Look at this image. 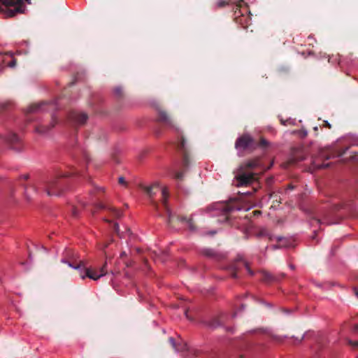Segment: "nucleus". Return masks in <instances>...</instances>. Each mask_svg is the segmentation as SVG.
Wrapping results in <instances>:
<instances>
[{
    "label": "nucleus",
    "mask_w": 358,
    "mask_h": 358,
    "mask_svg": "<svg viewBox=\"0 0 358 358\" xmlns=\"http://www.w3.org/2000/svg\"><path fill=\"white\" fill-rule=\"evenodd\" d=\"M264 158H252L241 163L234 171V178L233 185L236 187H259V177L270 169L273 165V160L268 162L264 161Z\"/></svg>",
    "instance_id": "1"
},
{
    "label": "nucleus",
    "mask_w": 358,
    "mask_h": 358,
    "mask_svg": "<svg viewBox=\"0 0 358 358\" xmlns=\"http://www.w3.org/2000/svg\"><path fill=\"white\" fill-rule=\"evenodd\" d=\"M62 262L67 264L70 267L79 270L80 275L83 279L87 277L92 280H96L101 277L108 274V260L107 257L103 266L99 271L94 269L92 267L86 268L85 263L83 261L78 259L77 254L71 248L66 249L64 252V256L62 259Z\"/></svg>",
    "instance_id": "2"
},
{
    "label": "nucleus",
    "mask_w": 358,
    "mask_h": 358,
    "mask_svg": "<svg viewBox=\"0 0 358 358\" xmlns=\"http://www.w3.org/2000/svg\"><path fill=\"white\" fill-rule=\"evenodd\" d=\"M276 144L260 136L258 138H253L245 133L240 136L235 142V148L239 151L252 152L259 150L264 154H268L275 150Z\"/></svg>",
    "instance_id": "3"
},
{
    "label": "nucleus",
    "mask_w": 358,
    "mask_h": 358,
    "mask_svg": "<svg viewBox=\"0 0 358 358\" xmlns=\"http://www.w3.org/2000/svg\"><path fill=\"white\" fill-rule=\"evenodd\" d=\"M145 192L150 197V203L152 207L155 209L159 216H162L163 214L161 212L159 203L156 201L155 196L159 193L161 206L164 210V212L167 216V222L171 224L173 219V215L171 210L169 207V199L170 197L169 190L167 187H161L158 183H154L149 187H146Z\"/></svg>",
    "instance_id": "4"
},
{
    "label": "nucleus",
    "mask_w": 358,
    "mask_h": 358,
    "mask_svg": "<svg viewBox=\"0 0 358 358\" xmlns=\"http://www.w3.org/2000/svg\"><path fill=\"white\" fill-rule=\"evenodd\" d=\"M73 179L69 174H59L53 179L45 182L44 189L49 196H59L64 192L72 189Z\"/></svg>",
    "instance_id": "5"
},
{
    "label": "nucleus",
    "mask_w": 358,
    "mask_h": 358,
    "mask_svg": "<svg viewBox=\"0 0 358 358\" xmlns=\"http://www.w3.org/2000/svg\"><path fill=\"white\" fill-rule=\"evenodd\" d=\"M0 140L13 150H20L23 148L20 138L15 133H10L5 137L0 136Z\"/></svg>",
    "instance_id": "6"
},
{
    "label": "nucleus",
    "mask_w": 358,
    "mask_h": 358,
    "mask_svg": "<svg viewBox=\"0 0 358 358\" xmlns=\"http://www.w3.org/2000/svg\"><path fill=\"white\" fill-rule=\"evenodd\" d=\"M349 149L348 147H341L338 143H336L329 147L327 148V156L330 157H342L343 155L347 154V151Z\"/></svg>",
    "instance_id": "7"
},
{
    "label": "nucleus",
    "mask_w": 358,
    "mask_h": 358,
    "mask_svg": "<svg viewBox=\"0 0 358 358\" xmlns=\"http://www.w3.org/2000/svg\"><path fill=\"white\" fill-rule=\"evenodd\" d=\"M189 158H181L179 162L180 170H172L171 175L176 178L180 180L183 178L184 173L189 166Z\"/></svg>",
    "instance_id": "8"
},
{
    "label": "nucleus",
    "mask_w": 358,
    "mask_h": 358,
    "mask_svg": "<svg viewBox=\"0 0 358 358\" xmlns=\"http://www.w3.org/2000/svg\"><path fill=\"white\" fill-rule=\"evenodd\" d=\"M16 65V59L10 53L0 52V70L5 66L11 68L15 67Z\"/></svg>",
    "instance_id": "9"
},
{
    "label": "nucleus",
    "mask_w": 358,
    "mask_h": 358,
    "mask_svg": "<svg viewBox=\"0 0 358 358\" xmlns=\"http://www.w3.org/2000/svg\"><path fill=\"white\" fill-rule=\"evenodd\" d=\"M29 174H24L20 177L18 179V182L23 187L24 189V196L27 201H30L31 200V193L36 194L37 191L34 186H30L29 187H25L24 184H22L21 182L22 180L26 181L29 179Z\"/></svg>",
    "instance_id": "10"
},
{
    "label": "nucleus",
    "mask_w": 358,
    "mask_h": 358,
    "mask_svg": "<svg viewBox=\"0 0 358 358\" xmlns=\"http://www.w3.org/2000/svg\"><path fill=\"white\" fill-rule=\"evenodd\" d=\"M241 209L242 207L236 199H232L229 202L223 203L221 208V210L225 214H228L234 211L241 210Z\"/></svg>",
    "instance_id": "11"
},
{
    "label": "nucleus",
    "mask_w": 358,
    "mask_h": 358,
    "mask_svg": "<svg viewBox=\"0 0 358 358\" xmlns=\"http://www.w3.org/2000/svg\"><path fill=\"white\" fill-rule=\"evenodd\" d=\"M52 106V103H50L46 101H42L40 103H32L25 110L26 114L31 113H36L46 110L45 106Z\"/></svg>",
    "instance_id": "12"
},
{
    "label": "nucleus",
    "mask_w": 358,
    "mask_h": 358,
    "mask_svg": "<svg viewBox=\"0 0 358 358\" xmlns=\"http://www.w3.org/2000/svg\"><path fill=\"white\" fill-rule=\"evenodd\" d=\"M158 110V117L157 120L158 122L164 124L166 126L173 127L174 124L173 121L170 117V115L164 110H162L161 108H157Z\"/></svg>",
    "instance_id": "13"
},
{
    "label": "nucleus",
    "mask_w": 358,
    "mask_h": 358,
    "mask_svg": "<svg viewBox=\"0 0 358 358\" xmlns=\"http://www.w3.org/2000/svg\"><path fill=\"white\" fill-rule=\"evenodd\" d=\"M95 208L98 210H107L110 215L115 218H120L122 215V213L119 209L108 206L101 202L96 203Z\"/></svg>",
    "instance_id": "14"
},
{
    "label": "nucleus",
    "mask_w": 358,
    "mask_h": 358,
    "mask_svg": "<svg viewBox=\"0 0 358 358\" xmlns=\"http://www.w3.org/2000/svg\"><path fill=\"white\" fill-rule=\"evenodd\" d=\"M70 118L75 123L80 124V125H83L87 122V120L88 119V116L85 113L72 112L70 114Z\"/></svg>",
    "instance_id": "15"
},
{
    "label": "nucleus",
    "mask_w": 358,
    "mask_h": 358,
    "mask_svg": "<svg viewBox=\"0 0 358 358\" xmlns=\"http://www.w3.org/2000/svg\"><path fill=\"white\" fill-rule=\"evenodd\" d=\"M241 260L242 259L241 258L238 257L236 259V262L229 264L228 266H227L225 267V269L229 274V277L234 278V279H236L238 278V271L239 268L237 266V262L241 261Z\"/></svg>",
    "instance_id": "16"
},
{
    "label": "nucleus",
    "mask_w": 358,
    "mask_h": 358,
    "mask_svg": "<svg viewBox=\"0 0 358 358\" xmlns=\"http://www.w3.org/2000/svg\"><path fill=\"white\" fill-rule=\"evenodd\" d=\"M291 153L292 157H304L308 154V147L298 144L291 148Z\"/></svg>",
    "instance_id": "17"
},
{
    "label": "nucleus",
    "mask_w": 358,
    "mask_h": 358,
    "mask_svg": "<svg viewBox=\"0 0 358 358\" xmlns=\"http://www.w3.org/2000/svg\"><path fill=\"white\" fill-rule=\"evenodd\" d=\"M280 280V278L273 275V274L267 272V271H262V278L261 281L266 283V284H271L274 282H278Z\"/></svg>",
    "instance_id": "18"
},
{
    "label": "nucleus",
    "mask_w": 358,
    "mask_h": 358,
    "mask_svg": "<svg viewBox=\"0 0 358 358\" xmlns=\"http://www.w3.org/2000/svg\"><path fill=\"white\" fill-rule=\"evenodd\" d=\"M178 149L182 154V157H189L190 155H192L191 149L188 146L187 141L183 136L181 137L180 143L178 145Z\"/></svg>",
    "instance_id": "19"
},
{
    "label": "nucleus",
    "mask_w": 358,
    "mask_h": 358,
    "mask_svg": "<svg viewBox=\"0 0 358 358\" xmlns=\"http://www.w3.org/2000/svg\"><path fill=\"white\" fill-rule=\"evenodd\" d=\"M202 254L205 257L214 259L216 260H220L224 257V255L219 253L213 249H204L202 251Z\"/></svg>",
    "instance_id": "20"
},
{
    "label": "nucleus",
    "mask_w": 358,
    "mask_h": 358,
    "mask_svg": "<svg viewBox=\"0 0 358 358\" xmlns=\"http://www.w3.org/2000/svg\"><path fill=\"white\" fill-rule=\"evenodd\" d=\"M57 120L55 116H52V122L49 126H38L35 128L36 132L40 134H44L47 133L50 129H51L52 127H55V125L57 124Z\"/></svg>",
    "instance_id": "21"
},
{
    "label": "nucleus",
    "mask_w": 358,
    "mask_h": 358,
    "mask_svg": "<svg viewBox=\"0 0 358 358\" xmlns=\"http://www.w3.org/2000/svg\"><path fill=\"white\" fill-rule=\"evenodd\" d=\"M221 316L214 317L208 322V327L211 328H217L222 324V322L220 318Z\"/></svg>",
    "instance_id": "22"
},
{
    "label": "nucleus",
    "mask_w": 358,
    "mask_h": 358,
    "mask_svg": "<svg viewBox=\"0 0 358 358\" xmlns=\"http://www.w3.org/2000/svg\"><path fill=\"white\" fill-rule=\"evenodd\" d=\"M103 220H104V222H106L111 225V228L115 233H116V234L119 233L120 229H119V224L117 222H113L108 218H104Z\"/></svg>",
    "instance_id": "23"
},
{
    "label": "nucleus",
    "mask_w": 358,
    "mask_h": 358,
    "mask_svg": "<svg viewBox=\"0 0 358 358\" xmlns=\"http://www.w3.org/2000/svg\"><path fill=\"white\" fill-rule=\"evenodd\" d=\"M113 92L117 99H121L124 96V90L120 86L115 87L113 90Z\"/></svg>",
    "instance_id": "24"
},
{
    "label": "nucleus",
    "mask_w": 358,
    "mask_h": 358,
    "mask_svg": "<svg viewBox=\"0 0 358 358\" xmlns=\"http://www.w3.org/2000/svg\"><path fill=\"white\" fill-rule=\"evenodd\" d=\"M186 224L187 225V227L189 231H194L196 230V227L194 224L192 217L188 218V220H187Z\"/></svg>",
    "instance_id": "25"
},
{
    "label": "nucleus",
    "mask_w": 358,
    "mask_h": 358,
    "mask_svg": "<svg viewBox=\"0 0 358 358\" xmlns=\"http://www.w3.org/2000/svg\"><path fill=\"white\" fill-rule=\"evenodd\" d=\"M243 265L245 267V269L247 270L248 274L250 276H253L255 275V272L251 269L248 262L246 261H243Z\"/></svg>",
    "instance_id": "26"
},
{
    "label": "nucleus",
    "mask_w": 358,
    "mask_h": 358,
    "mask_svg": "<svg viewBox=\"0 0 358 358\" xmlns=\"http://www.w3.org/2000/svg\"><path fill=\"white\" fill-rule=\"evenodd\" d=\"M113 241V240L110 239V241L109 242L103 243H99V249L105 252L106 249L108 247V245Z\"/></svg>",
    "instance_id": "27"
},
{
    "label": "nucleus",
    "mask_w": 358,
    "mask_h": 358,
    "mask_svg": "<svg viewBox=\"0 0 358 358\" xmlns=\"http://www.w3.org/2000/svg\"><path fill=\"white\" fill-rule=\"evenodd\" d=\"M104 189L103 187H94L93 189L90 191V194H95V193H101L103 192Z\"/></svg>",
    "instance_id": "28"
},
{
    "label": "nucleus",
    "mask_w": 358,
    "mask_h": 358,
    "mask_svg": "<svg viewBox=\"0 0 358 358\" xmlns=\"http://www.w3.org/2000/svg\"><path fill=\"white\" fill-rule=\"evenodd\" d=\"M118 183L122 186H124L125 187H127V186H128V183L123 176L119 177Z\"/></svg>",
    "instance_id": "29"
},
{
    "label": "nucleus",
    "mask_w": 358,
    "mask_h": 358,
    "mask_svg": "<svg viewBox=\"0 0 358 358\" xmlns=\"http://www.w3.org/2000/svg\"><path fill=\"white\" fill-rule=\"evenodd\" d=\"M252 191H248L245 192H242L241 194L245 195V196H251L254 192H255L257 189V187H252ZM238 194H241V192H238Z\"/></svg>",
    "instance_id": "30"
},
{
    "label": "nucleus",
    "mask_w": 358,
    "mask_h": 358,
    "mask_svg": "<svg viewBox=\"0 0 358 358\" xmlns=\"http://www.w3.org/2000/svg\"><path fill=\"white\" fill-rule=\"evenodd\" d=\"M110 273H111V275H112V277H111V278H110V282L111 283V285H114V283H115V275H116L117 274H119L120 273H119L118 271H115H115H110Z\"/></svg>",
    "instance_id": "31"
},
{
    "label": "nucleus",
    "mask_w": 358,
    "mask_h": 358,
    "mask_svg": "<svg viewBox=\"0 0 358 358\" xmlns=\"http://www.w3.org/2000/svg\"><path fill=\"white\" fill-rule=\"evenodd\" d=\"M176 218L181 223H185L186 224L187 220H188V218H187L185 216H182V215H177Z\"/></svg>",
    "instance_id": "32"
},
{
    "label": "nucleus",
    "mask_w": 358,
    "mask_h": 358,
    "mask_svg": "<svg viewBox=\"0 0 358 358\" xmlns=\"http://www.w3.org/2000/svg\"><path fill=\"white\" fill-rule=\"evenodd\" d=\"M348 343L355 348H358V341L349 340Z\"/></svg>",
    "instance_id": "33"
},
{
    "label": "nucleus",
    "mask_w": 358,
    "mask_h": 358,
    "mask_svg": "<svg viewBox=\"0 0 358 358\" xmlns=\"http://www.w3.org/2000/svg\"><path fill=\"white\" fill-rule=\"evenodd\" d=\"M73 173L74 174L80 175V176H81L83 177H85V173H84V172L83 171H76Z\"/></svg>",
    "instance_id": "34"
},
{
    "label": "nucleus",
    "mask_w": 358,
    "mask_h": 358,
    "mask_svg": "<svg viewBox=\"0 0 358 358\" xmlns=\"http://www.w3.org/2000/svg\"><path fill=\"white\" fill-rule=\"evenodd\" d=\"M226 2L224 1H220L218 3H217V5L219 7H223L226 5Z\"/></svg>",
    "instance_id": "35"
},
{
    "label": "nucleus",
    "mask_w": 358,
    "mask_h": 358,
    "mask_svg": "<svg viewBox=\"0 0 358 358\" xmlns=\"http://www.w3.org/2000/svg\"><path fill=\"white\" fill-rule=\"evenodd\" d=\"M328 164H322L320 165H318L317 166V169H324V168H327L328 166Z\"/></svg>",
    "instance_id": "36"
},
{
    "label": "nucleus",
    "mask_w": 358,
    "mask_h": 358,
    "mask_svg": "<svg viewBox=\"0 0 358 358\" xmlns=\"http://www.w3.org/2000/svg\"><path fill=\"white\" fill-rule=\"evenodd\" d=\"M226 330L233 334L234 332V327H229L226 328Z\"/></svg>",
    "instance_id": "37"
},
{
    "label": "nucleus",
    "mask_w": 358,
    "mask_h": 358,
    "mask_svg": "<svg viewBox=\"0 0 358 358\" xmlns=\"http://www.w3.org/2000/svg\"><path fill=\"white\" fill-rule=\"evenodd\" d=\"M323 125L329 129L331 128V125L327 121H324Z\"/></svg>",
    "instance_id": "38"
},
{
    "label": "nucleus",
    "mask_w": 358,
    "mask_h": 358,
    "mask_svg": "<svg viewBox=\"0 0 358 358\" xmlns=\"http://www.w3.org/2000/svg\"><path fill=\"white\" fill-rule=\"evenodd\" d=\"M350 157H358V152L357 151L350 152Z\"/></svg>",
    "instance_id": "39"
},
{
    "label": "nucleus",
    "mask_w": 358,
    "mask_h": 358,
    "mask_svg": "<svg viewBox=\"0 0 358 358\" xmlns=\"http://www.w3.org/2000/svg\"><path fill=\"white\" fill-rule=\"evenodd\" d=\"M252 213L254 214L255 216H257V215H261L262 213L260 210H254L252 212Z\"/></svg>",
    "instance_id": "40"
},
{
    "label": "nucleus",
    "mask_w": 358,
    "mask_h": 358,
    "mask_svg": "<svg viewBox=\"0 0 358 358\" xmlns=\"http://www.w3.org/2000/svg\"><path fill=\"white\" fill-rule=\"evenodd\" d=\"M291 159H292V162H296V160H294V159H299V161H303L306 158L301 157V158H291Z\"/></svg>",
    "instance_id": "41"
},
{
    "label": "nucleus",
    "mask_w": 358,
    "mask_h": 358,
    "mask_svg": "<svg viewBox=\"0 0 358 358\" xmlns=\"http://www.w3.org/2000/svg\"><path fill=\"white\" fill-rule=\"evenodd\" d=\"M354 331L358 332V323L355 325Z\"/></svg>",
    "instance_id": "42"
},
{
    "label": "nucleus",
    "mask_w": 358,
    "mask_h": 358,
    "mask_svg": "<svg viewBox=\"0 0 358 358\" xmlns=\"http://www.w3.org/2000/svg\"><path fill=\"white\" fill-rule=\"evenodd\" d=\"M85 159H86V160H85V164L86 165H87L89 164V162H90L89 158H85Z\"/></svg>",
    "instance_id": "43"
},
{
    "label": "nucleus",
    "mask_w": 358,
    "mask_h": 358,
    "mask_svg": "<svg viewBox=\"0 0 358 358\" xmlns=\"http://www.w3.org/2000/svg\"><path fill=\"white\" fill-rule=\"evenodd\" d=\"M354 291H355V293L356 296L358 297V289L355 288Z\"/></svg>",
    "instance_id": "44"
},
{
    "label": "nucleus",
    "mask_w": 358,
    "mask_h": 358,
    "mask_svg": "<svg viewBox=\"0 0 358 358\" xmlns=\"http://www.w3.org/2000/svg\"><path fill=\"white\" fill-rule=\"evenodd\" d=\"M289 267H290V268H291L292 270H294V269H295V266H294V265H293V264H289Z\"/></svg>",
    "instance_id": "45"
},
{
    "label": "nucleus",
    "mask_w": 358,
    "mask_h": 358,
    "mask_svg": "<svg viewBox=\"0 0 358 358\" xmlns=\"http://www.w3.org/2000/svg\"><path fill=\"white\" fill-rule=\"evenodd\" d=\"M259 234L260 235H265V232L262 231H260Z\"/></svg>",
    "instance_id": "46"
},
{
    "label": "nucleus",
    "mask_w": 358,
    "mask_h": 358,
    "mask_svg": "<svg viewBox=\"0 0 358 358\" xmlns=\"http://www.w3.org/2000/svg\"><path fill=\"white\" fill-rule=\"evenodd\" d=\"M346 159H347V158H343V160H342V161H343V162H347V160H345Z\"/></svg>",
    "instance_id": "47"
},
{
    "label": "nucleus",
    "mask_w": 358,
    "mask_h": 358,
    "mask_svg": "<svg viewBox=\"0 0 358 358\" xmlns=\"http://www.w3.org/2000/svg\"><path fill=\"white\" fill-rule=\"evenodd\" d=\"M240 358H245L243 355H241Z\"/></svg>",
    "instance_id": "48"
},
{
    "label": "nucleus",
    "mask_w": 358,
    "mask_h": 358,
    "mask_svg": "<svg viewBox=\"0 0 358 358\" xmlns=\"http://www.w3.org/2000/svg\"><path fill=\"white\" fill-rule=\"evenodd\" d=\"M314 129H315V130H317V127H315L314 128Z\"/></svg>",
    "instance_id": "49"
}]
</instances>
